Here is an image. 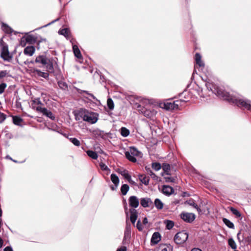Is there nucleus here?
Listing matches in <instances>:
<instances>
[{
    "instance_id": "2eb2a0df",
    "label": "nucleus",
    "mask_w": 251,
    "mask_h": 251,
    "mask_svg": "<svg viewBox=\"0 0 251 251\" xmlns=\"http://www.w3.org/2000/svg\"><path fill=\"white\" fill-rule=\"evenodd\" d=\"M130 213V219L132 224H134L137 218L138 212L134 209H130L129 210Z\"/></svg>"
},
{
    "instance_id": "393cba45",
    "label": "nucleus",
    "mask_w": 251,
    "mask_h": 251,
    "mask_svg": "<svg viewBox=\"0 0 251 251\" xmlns=\"http://www.w3.org/2000/svg\"><path fill=\"white\" fill-rule=\"evenodd\" d=\"M139 179L140 181L145 185H148L149 184L150 180L149 177H147L144 175H140L139 176Z\"/></svg>"
},
{
    "instance_id": "8fccbe9b",
    "label": "nucleus",
    "mask_w": 251,
    "mask_h": 251,
    "mask_svg": "<svg viewBox=\"0 0 251 251\" xmlns=\"http://www.w3.org/2000/svg\"><path fill=\"white\" fill-rule=\"evenodd\" d=\"M7 85L5 83H2L0 84V94H1L4 91Z\"/></svg>"
},
{
    "instance_id": "39448f33",
    "label": "nucleus",
    "mask_w": 251,
    "mask_h": 251,
    "mask_svg": "<svg viewBox=\"0 0 251 251\" xmlns=\"http://www.w3.org/2000/svg\"><path fill=\"white\" fill-rule=\"evenodd\" d=\"M2 48L1 50V57L4 60L10 61L12 58L9 54L8 46L4 43L1 44Z\"/></svg>"
},
{
    "instance_id": "4468645a",
    "label": "nucleus",
    "mask_w": 251,
    "mask_h": 251,
    "mask_svg": "<svg viewBox=\"0 0 251 251\" xmlns=\"http://www.w3.org/2000/svg\"><path fill=\"white\" fill-rule=\"evenodd\" d=\"M32 73L34 75H37L38 76L42 77L44 78H48L49 75L47 73H45L39 70L34 69L33 70Z\"/></svg>"
},
{
    "instance_id": "6e6552de",
    "label": "nucleus",
    "mask_w": 251,
    "mask_h": 251,
    "mask_svg": "<svg viewBox=\"0 0 251 251\" xmlns=\"http://www.w3.org/2000/svg\"><path fill=\"white\" fill-rule=\"evenodd\" d=\"M180 217L182 220L187 223H192L195 219V214L192 213H182Z\"/></svg>"
},
{
    "instance_id": "052dcab7",
    "label": "nucleus",
    "mask_w": 251,
    "mask_h": 251,
    "mask_svg": "<svg viewBox=\"0 0 251 251\" xmlns=\"http://www.w3.org/2000/svg\"><path fill=\"white\" fill-rule=\"evenodd\" d=\"M4 251H13L12 248L9 246L6 247L4 249Z\"/></svg>"
},
{
    "instance_id": "5fc2aeb1",
    "label": "nucleus",
    "mask_w": 251,
    "mask_h": 251,
    "mask_svg": "<svg viewBox=\"0 0 251 251\" xmlns=\"http://www.w3.org/2000/svg\"><path fill=\"white\" fill-rule=\"evenodd\" d=\"M6 119V115L0 112V123L3 122Z\"/></svg>"
},
{
    "instance_id": "774afa93",
    "label": "nucleus",
    "mask_w": 251,
    "mask_h": 251,
    "mask_svg": "<svg viewBox=\"0 0 251 251\" xmlns=\"http://www.w3.org/2000/svg\"><path fill=\"white\" fill-rule=\"evenodd\" d=\"M3 244V241L1 238L0 237V248H1Z\"/></svg>"
},
{
    "instance_id": "aec40b11",
    "label": "nucleus",
    "mask_w": 251,
    "mask_h": 251,
    "mask_svg": "<svg viewBox=\"0 0 251 251\" xmlns=\"http://www.w3.org/2000/svg\"><path fill=\"white\" fill-rule=\"evenodd\" d=\"M157 251H172V247L170 245H160Z\"/></svg>"
},
{
    "instance_id": "473e14b6",
    "label": "nucleus",
    "mask_w": 251,
    "mask_h": 251,
    "mask_svg": "<svg viewBox=\"0 0 251 251\" xmlns=\"http://www.w3.org/2000/svg\"><path fill=\"white\" fill-rule=\"evenodd\" d=\"M13 123L16 125H20L23 122V119L18 116H13Z\"/></svg>"
},
{
    "instance_id": "423d86ee",
    "label": "nucleus",
    "mask_w": 251,
    "mask_h": 251,
    "mask_svg": "<svg viewBox=\"0 0 251 251\" xmlns=\"http://www.w3.org/2000/svg\"><path fill=\"white\" fill-rule=\"evenodd\" d=\"M142 155L141 152L134 147H129V150L126 152V157H141Z\"/></svg>"
},
{
    "instance_id": "5701e85b",
    "label": "nucleus",
    "mask_w": 251,
    "mask_h": 251,
    "mask_svg": "<svg viewBox=\"0 0 251 251\" xmlns=\"http://www.w3.org/2000/svg\"><path fill=\"white\" fill-rule=\"evenodd\" d=\"M201 55L200 53H197L195 55V60L196 63L197 64H198L200 67H203L204 66V63L201 60Z\"/></svg>"
},
{
    "instance_id": "f257e3e1",
    "label": "nucleus",
    "mask_w": 251,
    "mask_h": 251,
    "mask_svg": "<svg viewBox=\"0 0 251 251\" xmlns=\"http://www.w3.org/2000/svg\"><path fill=\"white\" fill-rule=\"evenodd\" d=\"M205 86L208 90L211 91L213 93L215 94L220 98L227 100L229 102L234 103L239 107H244L248 110H251V101L238 99L235 97L231 96L228 92L224 91L215 84L208 81L205 83Z\"/></svg>"
},
{
    "instance_id": "3c124183",
    "label": "nucleus",
    "mask_w": 251,
    "mask_h": 251,
    "mask_svg": "<svg viewBox=\"0 0 251 251\" xmlns=\"http://www.w3.org/2000/svg\"><path fill=\"white\" fill-rule=\"evenodd\" d=\"M181 101L179 100H176L173 101V104L174 106V109H178L179 108V105H180Z\"/></svg>"
},
{
    "instance_id": "69168bd1",
    "label": "nucleus",
    "mask_w": 251,
    "mask_h": 251,
    "mask_svg": "<svg viewBox=\"0 0 251 251\" xmlns=\"http://www.w3.org/2000/svg\"><path fill=\"white\" fill-rule=\"evenodd\" d=\"M240 234H241V233H240V232H238V234H237V239H238V240L239 242H241V239H240Z\"/></svg>"
},
{
    "instance_id": "ddd939ff",
    "label": "nucleus",
    "mask_w": 251,
    "mask_h": 251,
    "mask_svg": "<svg viewBox=\"0 0 251 251\" xmlns=\"http://www.w3.org/2000/svg\"><path fill=\"white\" fill-rule=\"evenodd\" d=\"M49 59L45 55H39L36 58L35 62L41 63L42 65H45L49 62Z\"/></svg>"
},
{
    "instance_id": "a878e982",
    "label": "nucleus",
    "mask_w": 251,
    "mask_h": 251,
    "mask_svg": "<svg viewBox=\"0 0 251 251\" xmlns=\"http://www.w3.org/2000/svg\"><path fill=\"white\" fill-rule=\"evenodd\" d=\"M45 65L46 66L47 71L50 73H53L54 72L52 62L50 59H49V62Z\"/></svg>"
},
{
    "instance_id": "f8f14e48",
    "label": "nucleus",
    "mask_w": 251,
    "mask_h": 251,
    "mask_svg": "<svg viewBox=\"0 0 251 251\" xmlns=\"http://www.w3.org/2000/svg\"><path fill=\"white\" fill-rule=\"evenodd\" d=\"M93 134L96 138L100 137L104 139L107 137V133H106L104 131L99 129H96L93 130Z\"/></svg>"
},
{
    "instance_id": "a19ab883",
    "label": "nucleus",
    "mask_w": 251,
    "mask_h": 251,
    "mask_svg": "<svg viewBox=\"0 0 251 251\" xmlns=\"http://www.w3.org/2000/svg\"><path fill=\"white\" fill-rule=\"evenodd\" d=\"M107 104L108 107L110 110H113L114 107V104L111 98H109L107 99Z\"/></svg>"
},
{
    "instance_id": "13d9d810",
    "label": "nucleus",
    "mask_w": 251,
    "mask_h": 251,
    "mask_svg": "<svg viewBox=\"0 0 251 251\" xmlns=\"http://www.w3.org/2000/svg\"><path fill=\"white\" fill-rule=\"evenodd\" d=\"M163 169L165 172H167L169 170H170V165L169 164L164 165L163 166Z\"/></svg>"
},
{
    "instance_id": "e433bc0d",
    "label": "nucleus",
    "mask_w": 251,
    "mask_h": 251,
    "mask_svg": "<svg viewBox=\"0 0 251 251\" xmlns=\"http://www.w3.org/2000/svg\"><path fill=\"white\" fill-rule=\"evenodd\" d=\"M78 93H79L81 95H82L83 93H85L86 94L89 95L91 98H92L94 100H97L96 98L92 94L89 93L88 91L85 90H82L80 89H78L77 90Z\"/></svg>"
},
{
    "instance_id": "e2e57ef3",
    "label": "nucleus",
    "mask_w": 251,
    "mask_h": 251,
    "mask_svg": "<svg viewBox=\"0 0 251 251\" xmlns=\"http://www.w3.org/2000/svg\"><path fill=\"white\" fill-rule=\"evenodd\" d=\"M130 161L136 162L137 161L136 158H127Z\"/></svg>"
},
{
    "instance_id": "20e7f679",
    "label": "nucleus",
    "mask_w": 251,
    "mask_h": 251,
    "mask_svg": "<svg viewBox=\"0 0 251 251\" xmlns=\"http://www.w3.org/2000/svg\"><path fill=\"white\" fill-rule=\"evenodd\" d=\"M131 224L127 220L126 221V226L124 232V237L123 240V244L124 245L128 244L131 237Z\"/></svg>"
},
{
    "instance_id": "680f3d73",
    "label": "nucleus",
    "mask_w": 251,
    "mask_h": 251,
    "mask_svg": "<svg viewBox=\"0 0 251 251\" xmlns=\"http://www.w3.org/2000/svg\"><path fill=\"white\" fill-rule=\"evenodd\" d=\"M190 205H192L193 207L196 208L198 210V205L195 203L194 201L190 203Z\"/></svg>"
},
{
    "instance_id": "6e6d98bb",
    "label": "nucleus",
    "mask_w": 251,
    "mask_h": 251,
    "mask_svg": "<svg viewBox=\"0 0 251 251\" xmlns=\"http://www.w3.org/2000/svg\"><path fill=\"white\" fill-rule=\"evenodd\" d=\"M165 178L167 182H174L176 180V179L174 177H166Z\"/></svg>"
},
{
    "instance_id": "37998d69",
    "label": "nucleus",
    "mask_w": 251,
    "mask_h": 251,
    "mask_svg": "<svg viewBox=\"0 0 251 251\" xmlns=\"http://www.w3.org/2000/svg\"><path fill=\"white\" fill-rule=\"evenodd\" d=\"M230 211L236 217H240L241 216V215L240 212L237 209H236L233 207H231Z\"/></svg>"
},
{
    "instance_id": "49530a36",
    "label": "nucleus",
    "mask_w": 251,
    "mask_h": 251,
    "mask_svg": "<svg viewBox=\"0 0 251 251\" xmlns=\"http://www.w3.org/2000/svg\"><path fill=\"white\" fill-rule=\"evenodd\" d=\"M94 149L95 151H96L97 154L98 155L99 153H103V151L101 150V149L99 147V145H94Z\"/></svg>"
},
{
    "instance_id": "b1692460",
    "label": "nucleus",
    "mask_w": 251,
    "mask_h": 251,
    "mask_svg": "<svg viewBox=\"0 0 251 251\" xmlns=\"http://www.w3.org/2000/svg\"><path fill=\"white\" fill-rule=\"evenodd\" d=\"M73 50L75 56L77 58H81L82 57L80 50L76 45H74L73 46Z\"/></svg>"
},
{
    "instance_id": "c85d7f7f",
    "label": "nucleus",
    "mask_w": 251,
    "mask_h": 251,
    "mask_svg": "<svg viewBox=\"0 0 251 251\" xmlns=\"http://www.w3.org/2000/svg\"><path fill=\"white\" fill-rule=\"evenodd\" d=\"M223 222L229 228L233 229L234 228V225L230 222L228 219L226 218H223Z\"/></svg>"
},
{
    "instance_id": "412c9836",
    "label": "nucleus",
    "mask_w": 251,
    "mask_h": 251,
    "mask_svg": "<svg viewBox=\"0 0 251 251\" xmlns=\"http://www.w3.org/2000/svg\"><path fill=\"white\" fill-rule=\"evenodd\" d=\"M116 172L121 174L126 179L130 176L128 174V172L124 168L118 169Z\"/></svg>"
},
{
    "instance_id": "79ce46f5",
    "label": "nucleus",
    "mask_w": 251,
    "mask_h": 251,
    "mask_svg": "<svg viewBox=\"0 0 251 251\" xmlns=\"http://www.w3.org/2000/svg\"><path fill=\"white\" fill-rule=\"evenodd\" d=\"M145 169L146 170L147 172L151 176L152 178H153L154 179L157 178V176L155 175V174L154 173H153L152 172V171L151 170V169L150 168H148L146 167L145 168Z\"/></svg>"
},
{
    "instance_id": "7c9ffc66",
    "label": "nucleus",
    "mask_w": 251,
    "mask_h": 251,
    "mask_svg": "<svg viewBox=\"0 0 251 251\" xmlns=\"http://www.w3.org/2000/svg\"><path fill=\"white\" fill-rule=\"evenodd\" d=\"M129 189V186L127 184H123L121 188V191L123 195H126Z\"/></svg>"
},
{
    "instance_id": "4d7b16f0",
    "label": "nucleus",
    "mask_w": 251,
    "mask_h": 251,
    "mask_svg": "<svg viewBox=\"0 0 251 251\" xmlns=\"http://www.w3.org/2000/svg\"><path fill=\"white\" fill-rule=\"evenodd\" d=\"M128 182L132 185H136V183L132 180L131 176H130L127 179Z\"/></svg>"
},
{
    "instance_id": "f3484780",
    "label": "nucleus",
    "mask_w": 251,
    "mask_h": 251,
    "mask_svg": "<svg viewBox=\"0 0 251 251\" xmlns=\"http://www.w3.org/2000/svg\"><path fill=\"white\" fill-rule=\"evenodd\" d=\"M174 192V189L169 186L163 185L162 188V193L167 196L171 195Z\"/></svg>"
},
{
    "instance_id": "f704fd0d",
    "label": "nucleus",
    "mask_w": 251,
    "mask_h": 251,
    "mask_svg": "<svg viewBox=\"0 0 251 251\" xmlns=\"http://www.w3.org/2000/svg\"><path fill=\"white\" fill-rule=\"evenodd\" d=\"M164 222L166 224V227L168 229H172L174 226V223L172 221L166 220Z\"/></svg>"
},
{
    "instance_id": "0e129e2a",
    "label": "nucleus",
    "mask_w": 251,
    "mask_h": 251,
    "mask_svg": "<svg viewBox=\"0 0 251 251\" xmlns=\"http://www.w3.org/2000/svg\"><path fill=\"white\" fill-rule=\"evenodd\" d=\"M148 223V219L146 217L144 218L143 219V224L144 225H146Z\"/></svg>"
},
{
    "instance_id": "a211bd4d",
    "label": "nucleus",
    "mask_w": 251,
    "mask_h": 251,
    "mask_svg": "<svg viewBox=\"0 0 251 251\" xmlns=\"http://www.w3.org/2000/svg\"><path fill=\"white\" fill-rule=\"evenodd\" d=\"M35 49L33 46H27L25 48L24 53L29 56H31L34 53Z\"/></svg>"
},
{
    "instance_id": "bb28decb",
    "label": "nucleus",
    "mask_w": 251,
    "mask_h": 251,
    "mask_svg": "<svg viewBox=\"0 0 251 251\" xmlns=\"http://www.w3.org/2000/svg\"><path fill=\"white\" fill-rule=\"evenodd\" d=\"M154 205L155 207L158 209L161 210L163 208L164 204L161 201V200L159 199H156L154 200Z\"/></svg>"
},
{
    "instance_id": "a18cd8bd",
    "label": "nucleus",
    "mask_w": 251,
    "mask_h": 251,
    "mask_svg": "<svg viewBox=\"0 0 251 251\" xmlns=\"http://www.w3.org/2000/svg\"><path fill=\"white\" fill-rule=\"evenodd\" d=\"M87 154L89 157H98V155L97 154L96 151H88Z\"/></svg>"
},
{
    "instance_id": "ea45409f",
    "label": "nucleus",
    "mask_w": 251,
    "mask_h": 251,
    "mask_svg": "<svg viewBox=\"0 0 251 251\" xmlns=\"http://www.w3.org/2000/svg\"><path fill=\"white\" fill-rule=\"evenodd\" d=\"M6 159H8L15 163H22L25 161V159L23 158H18V159H15L13 158H6Z\"/></svg>"
},
{
    "instance_id": "1a4fd4ad",
    "label": "nucleus",
    "mask_w": 251,
    "mask_h": 251,
    "mask_svg": "<svg viewBox=\"0 0 251 251\" xmlns=\"http://www.w3.org/2000/svg\"><path fill=\"white\" fill-rule=\"evenodd\" d=\"M145 116L148 118H151L156 114V112L154 110H151L145 107H142L139 110Z\"/></svg>"
},
{
    "instance_id": "2f4dec72",
    "label": "nucleus",
    "mask_w": 251,
    "mask_h": 251,
    "mask_svg": "<svg viewBox=\"0 0 251 251\" xmlns=\"http://www.w3.org/2000/svg\"><path fill=\"white\" fill-rule=\"evenodd\" d=\"M2 29L7 33H11L13 32L12 28L4 23L2 24Z\"/></svg>"
},
{
    "instance_id": "6ab92c4d",
    "label": "nucleus",
    "mask_w": 251,
    "mask_h": 251,
    "mask_svg": "<svg viewBox=\"0 0 251 251\" xmlns=\"http://www.w3.org/2000/svg\"><path fill=\"white\" fill-rule=\"evenodd\" d=\"M161 239L160 235L158 232H154L151 239V243L153 244H157Z\"/></svg>"
},
{
    "instance_id": "9b49d317",
    "label": "nucleus",
    "mask_w": 251,
    "mask_h": 251,
    "mask_svg": "<svg viewBox=\"0 0 251 251\" xmlns=\"http://www.w3.org/2000/svg\"><path fill=\"white\" fill-rule=\"evenodd\" d=\"M140 203L143 207H149L152 205V202L150 198H143L141 199Z\"/></svg>"
},
{
    "instance_id": "72a5a7b5",
    "label": "nucleus",
    "mask_w": 251,
    "mask_h": 251,
    "mask_svg": "<svg viewBox=\"0 0 251 251\" xmlns=\"http://www.w3.org/2000/svg\"><path fill=\"white\" fill-rule=\"evenodd\" d=\"M80 113H84L83 109H80L75 114V119L76 121H79L81 119H82V116L80 114Z\"/></svg>"
},
{
    "instance_id": "de8ad7c7",
    "label": "nucleus",
    "mask_w": 251,
    "mask_h": 251,
    "mask_svg": "<svg viewBox=\"0 0 251 251\" xmlns=\"http://www.w3.org/2000/svg\"><path fill=\"white\" fill-rule=\"evenodd\" d=\"M152 167L154 170L157 171L160 169L161 165L159 163H153L152 164Z\"/></svg>"
},
{
    "instance_id": "c03bdc74",
    "label": "nucleus",
    "mask_w": 251,
    "mask_h": 251,
    "mask_svg": "<svg viewBox=\"0 0 251 251\" xmlns=\"http://www.w3.org/2000/svg\"><path fill=\"white\" fill-rule=\"evenodd\" d=\"M70 141L75 146H80V142L79 141L75 138H70Z\"/></svg>"
},
{
    "instance_id": "603ef678",
    "label": "nucleus",
    "mask_w": 251,
    "mask_h": 251,
    "mask_svg": "<svg viewBox=\"0 0 251 251\" xmlns=\"http://www.w3.org/2000/svg\"><path fill=\"white\" fill-rule=\"evenodd\" d=\"M136 227L139 231H142L143 230V226H142V224L141 223V222L140 220L138 221L137 224H136Z\"/></svg>"
},
{
    "instance_id": "09e8293b",
    "label": "nucleus",
    "mask_w": 251,
    "mask_h": 251,
    "mask_svg": "<svg viewBox=\"0 0 251 251\" xmlns=\"http://www.w3.org/2000/svg\"><path fill=\"white\" fill-rule=\"evenodd\" d=\"M58 32L60 34L64 35L66 36L68 35L69 31L67 28H64L61 30H59Z\"/></svg>"
},
{
    "instance_id": "58836bf2",
    "label": "nucleus",
    "mask_w": 251,
    "mask_h": 251,
    "mask_svg": "<svg viewBox=\"0 0 251 251\" xmlns=\"http://www.w3.org/2000/svg\"><path fill=\"white\" fill-rule=\"evenodd\" d=\"M165 109L167 110H173L174 109V106L173 102H167L164 104Z\"/></svg>"
},
{
    "instance_id": "dca6fc26",
    "label": "nucleus",
    "mask_w": 251,
    "mask_h": 251,
    "mask_svg": "<svg viewBox=\"0 0 251 251\" xmlns=\"http://www.w3.org/2000/svg\"><path fill=\"white\" fill-rule=\"evenodd\" d=\"M37 109L38 110H40V109H38V108ZM40 110H41V111L39 112L42 113L44 115L46 116L52 120L54 119L55 117L52 112L48 110L46 108L44 107L43 109H40Z\"/></svg>"
},
{
    "instance_id": "4be33fe9",
    "label": "nucleus",
    "mask_w": 251,
    "mask_h": 251,
    "mask_svg": "<svg viewBox=\"0 0 251 251\" xmlns=\"http://www.w3.org/2000/svg\"><path fill=\"white\" fill-rule=\"evenodd\" d=\"M111 180L115 185V187H118L119 184L120 180L119 177L116 174H112L111 175Z\"/></svg>"
},
{
    "instance_id": "338daca9",
    "label": "nucleus",
    "mask_w": 251,
    "mask_h": 251,
    "mask_svg": "<svg viewBox=\"0 0 251 251\" xmlns=\"http://www.w3.org/2000/svg\"><path fill=\"white\" fill-rule=\"evenodd\" d=\"M191 251H202L199 248H194Z\"/></svg>"
},
{
    "instance_id": "864d4df0",
    "label": "nucleus",
    "mask_w": 251,
    "mask_h": 251,
    "mask_svg": "<svg viewBox=\"0 0 251 251\" xmlns=\"http://www.w3.org/2000/svg\"><path fill=\"white\" fill-rule=\"evenodd\" d=\"M8 74L7 71H0V79L6 76Z\"/></svg>"
},
{
    "instance_id": "cd10ccee",
    "label": "nucleus",
    "mask_w": 251,
    "mask_h": 251,
    "mask_svg": "<svg viewBox=\"0 0 251 251\" xmlns=\"http://www.w3.org/2000/svg\"><path fill=\"white\" fill-rule=\"evenodd\" d=\"M100 166L101 170L105 172V174L108 175L110 172V170L108 168V167L103 162H100Z\"/></svg>"
},
{
    "instance_id": "7ed1b4c3",
    "label": "nucleus",
    "mask_w": 251,
    "mask_h": 251,
    "mask_svg": "<svg viewBox=\"0 0 251 251\" xmlns=\"http://www.w3.org/2000/svg\"><path fill=\"white\" fill-rule=\"evenodd\" d=\"M188 233L184 231H182L176 234L174 237V241L176 244L181 245L184 243L188 239Z\"/></svg>"
},
{
    "instance_id": "f03ea898",
    "label": "nucleus",
    "mask_w": 251,
    "mask_h": 251,
    "mask_svg": "<svg viewBox=\"0 0 251 251\" xmlns=\"http://www.w3.org/2000/svg\"><path fill=\"white\" fill-rule=\"evenodd\" d=\"M83 113H80V114L82 116L83 121L91 124H94L97 122L98 120V115L97 113L89 112L85 109H83Z\"/></svg>"
},
{
    "instance_id": "c756f323",
    "label": "nucleus",
    "mask_w": 251,
    "mask_h": 251,
    "mask_svg": "<svg viewBox=\"0 0 251 251\" xmlns=\"http://www.w3.org/2000/svg\"><path fill=\"white\" fill-rule=\"evenodd\" d=\"M120 132L121 135L125 137H126L127 136H128L130 133L129 130L125 127H122L120 129Z\"/></svg>"
},
{
    "instance_id": "4c0bfd02",
    "label": "nucleus",
    "mask_w": 251,
    "mask_h": 251,
    "mask_svg": "<svg viewBox=\"0 0 251 251\" xmlns=\"http://www.w3.org/2000/svg\"><path fill=\"white\" fill-rule=\"evenodd\" d=\"M59 87L63 90H66L68 88V85L67 83L63 81H59L58 82Z\"/></svg>"
},
{
    "instance_id": "c9c22d12",
    "label": "nucleus",
    "mask_w": 251,
    "mask_h": 251,
    "mask_svg": "<svg viewBox=\"0 0 251 251\" xmlns=\"http://www.w3.org/2000/svg\"><path fill=\"white\" fill-rule=\"evenodd\" d=\"M229 246L232 249L235 250L237 248V246L235 242L232 238H229L228 241Z\"/></svg>"
},
{
    "instance_id": "9d476101",
    "label": "nucleus",
    "mask_w": 251,
    "mask_h": 251,
    "mask_svg": "<svg viewBox=\"0 0 251 251\" xmlns=\"http://www.w3.org/2000/svg\"><path fill=\"white\" fill-rule=\"evenodd\" d=\"M129 206L133 208H137L139 204V199L136 196H132L128 199Z\"/></svg>"
},
{
    "instance_id": "bf43d9fd",
    "label": "nucleus",
    "mask_w": 251,
    "mask_h": 251,
    "mask_svg": "<svg viewBox=\"0 0 251 251\" xmlns=\"http://www.w3.org/2000/svg\"><path fill=\"white\" fill-rule=\"evenodd\" d=\"M127 249L126 247L123 246L117 250V251H126Z\"/></svg>"
},
{
    "instance_id": "0eeeda50",
    "label": "nucleus",
    "mask_w": 251,
    "mask_h": 251,
    "mask_svg": "<svg viewBox=\"0 0 251 251\" xmlns=\"http://www.w3.org/2000/svg\"><path fill=\"white\" fill-rule=\"evenodd\" d=\"M43 104L42 103L39 98H36L31 101V106L32 109L36 110L37 112H40L41 110H38V109H43L42 107Z\"/></svg>"
}]
</instances>
